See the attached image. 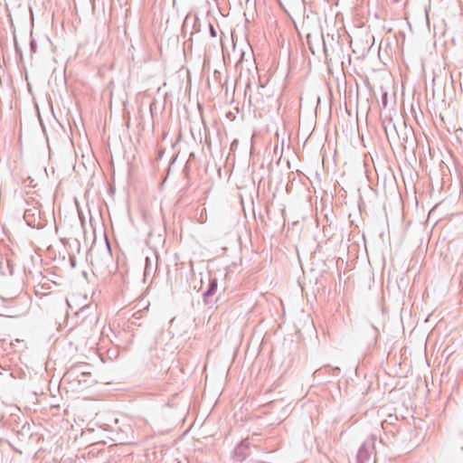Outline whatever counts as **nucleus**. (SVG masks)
Masks as SVG:
<instances>
[{"instance_id":"aec40b11","label":"nucleus","mask_w":463,"mask_h":463,"mask_svg":"<svg viewBox=\"0 0 463 463\" xmlns=\"http://www.w3.org/2000/svg\"><path fill=\"white\" fill-rule=\"evenodd\" d=\"M105 240H106V245H107V249H108L109 254H110V250H110V244H109L107 237L105 238Z\"/></svg>"},{"instance_id":"20e7f679","label":"nucleus","mask_w":463,"mask_h":463,"mask_svg":"<svg viewBox=\"0 0 463 463\" xmlns=\"http://www.w3.org/2000/svg\"><path fill=\"white\" fill-rule=\"evenodd\" d=\"M24 219L26 223L34 228L40 226V210L38 207L33 206L30 208H26L24 213Z\"/></svg>"},{"instance_id":"dca6fc26","label":"nucleus","mask_w":463,"mask_h":463,"mask_svg":"<svg viewBox=\"0 0 463 463\" xmlns=\"http://www.w3.org/2000/svg\"><path fill=\"white\" fill-rule=\"evenodd\" d=\"M421 147H422L423 149H424V148H427L428 153L430 154V156H432V154H433V149H432V147H431L430 146H421Z\"/></svg>"},{"instance_id":"4468645a","label":"nucleus","mask_w":463,"mask_h":463,"mask_svg":"<svg viewBox=\"0 0 463 463\" xmlns=\"http://www.w3.org/2000/svg\"><path fill=\"white\" fill-rule=\"evenodd\" d=\"M257 147L258 146H250V154L251 156H255V155L260 153V151H257Z\"/></svg>"},{"instance_id":"f8f14e48","label":"nucleus","mask_w":463,"mask_h":463,"mask_svg":"<svg viewBox=\"0 0 463 463\" xmlns=\"http://www.w3.org/2000/svg\"><path fill=\"white\" fill-rule=\"evenodd\" d=\"M209 33L213 38L217 36L216 29L214 28V26L212 24H209Z\"/></svg>"},{"instance_id":"bb28decb","label":"nucleus","mask_w":463,"mask_h":463,"mask_svg":"<svg viewBox=\"0 0 463 463\" xmlns=\"http://www.w3.org/2000/svg\"><path fill=\"white\" fill-rule=\"evenodd\" d=\"M386 99H387V97L385 96V97L383 98V102H386Z\"/></svg>"},{"instance_id":"a878e982","label":"nucleus","mask_w":463,"mask_h":463,"mask_svg":"<svg viewBox=\"0 0 463 463\" xmlns=\"http://www.w3.org/2000/svg\"><path fill=\"white\" fill-rule=\"evenodd\" d=\"M55 232H58V225L55 224Z\"/></svg>"},{"instance_id":"ddd939ff","label":"nucleus","mask_w":463,"mask_h":463,"mask_svg":"<svg viewBox=\"0 0 463 463\" xmlns=\"http://www.w3.org/2000/svg\"><path fill=\"white\" fill-rule=\"evenodd\" d=\"M151 269L150 259L148 257L146 258V267H145V274L149 273Z\"/></svg>"},{"instance_id":"f3484780","label":"nucleus","mask_w":463,"mask_h":463,"mask_svg":"<svg viewBox=\"0 0 463 463\" xmlns=\"http://www.w3.org/2000/svg\"><path fill=\"white\" fill-rule=\"evenodd\" d=\"M182 139H183V132H182V131H179V133H178V138H177L176 142H175L174 145H176V143L181 142V141H182Z\"/></svg>"},{"instance_id":"9b49d317","label":"nucleus","mask_w":463,"mask_h":463,"mask_svg":"<svg viewBox=\"0 0 463 463\" xmlns=\"http://www.w3.org/2000/svg\"><path fill=\"white\" fill-rule=\"evenodd\" d=\"M40 121H41V126L43 128V131L44 135L46 136L47 143L49 144V134L47 131L46 125L41 118H40Z\"/></svg>"},{"instance_id":"6ab92c4d","label":"nucleus","mask_w":463,"mask_h":463,"mask_svg":"<svg viewBox=\"0 0 463 463\" xmlns=\"http://www.w3.org/2000/svg\"><path fill=\"white\" fill-rule=\"evenodd\" d=\"M458 132L460 134H463V131H462V129L457 130V138H458L459 143H462L463 141L460 139Z\"/></svg>"},{"instance_id":"1a4fd4ad","label":"nucleus","mask_w":463,"mask_h":463,"mask_svg":"<svg viewBox=\"0 0 463 463\" xmlns=\"http://www.w3.org/2000/svg\"><path fill=\"white\" fill-rule=\"evenodd\" d=\"M275 136H276L275 145H279V142H280V145H286V138H285L286 136H288V145L291 144L290 136L287 133L285 127H283V128L281 130L278 129L275 133Z\"/></svg>"},{"instance_id":"2eb2a0df","label":"nucleus","mask_w":463,"mask_h":463,"mask_svg":"<svg viewBox=\"0 0 463 463\" xmlns=\"http://www.w3.org/2000/svg\"><path fill=\"white\" fill-rule=\"evenodd\" d=\"M50 107H51V112H52V118H53L55 123H58V119H57V118L55 116V113H54L53 107H52V103L50 104Z\"/></svg>"},{"instance_id":"cd10ccee","label":"nucleus","mask_w":463,"mask_h":463,"mask_svg":"<svg viewBox=\"0 0 463 463\" xmlns=\"http://www.w3.org/2000/svg\"><path fill=\"white\" fill-rule=\"evenodd\" d=\"M283 148H284V146H281L280 150H283ZM280 153H282V151H280Z\"/></svg>"},{"instance_id":"39448f33","label":"nucleus","mask_w":463,"mask_h":463,"mask_svg":"<svg viewBox=\"0 0 463 463\" xmlns=\"http://www.w3.org/2000/svg\"><path fill=\"white\" fill-rule=\"evenodd\" d=\"M153 105L154 101H151L147 104L145 102H141L137 107V120H138V125L145 124L146 118L153 117Z\"/></svg>"},{"instance_id":"9d476101","label":"nucleus","mask_w":463,"mask_h":463,"mask_svg":"<svg viewBox=\"0 0 463 463\" xmlns=\"http://www.w3.org/2000/svg\"><path fill=\"white\" fill-rule=\"evenodd\" d=\"M189 132H190V134H191L194 143H196L198 145H203V137H202L201 130L200 129L197 130L198 138L195 136V129L194 128H191Z\"/></svg>"},{"instance_id":"5701e85b","label":"nucleus","mask_w":463,"mask_h":463,"mask_svg":"<svg viewBox=\"0 0 463 463\" xmlns=\"http://www.w3.org/2000/svg\"><path fill=\"white\" fill-rule=\"evenodd\" d=\"M232 146H234V145H238V140L237 139H234L232 143H231Z\"/></svg>"},{"instance_id":"f03ea898","label":"nucleus","mask_w":463,"mask_h":463,"mask_svg":"<svg viewBox=\"0 0 463 463\" xmlns=\"http://www.w3.org/2000/svg\"><path fill=\"white\" fill-rule=\"evenodd\" d=\"M60 242L66 250L71 268L76 267V255L80 253V243L77 239L60 238Z\"/></svg>"},{"instance_id":"6e6552de","label":"nucleus","mask_w":463,"mask_h":463,"mask_svg":"<svg viewBox=\"0 0 463 463\" xmlns=\"http://www.w3.org/2000/svg\"><path fill=\"white\" fill-rule=\"evenodd\" d=\"M218 288V281L216 278L210 279L208 288L203 293L204 302H208V298L213 297Z\"/></svg>"},{"instance_id":"412c9836","label":"nucleus","mask_w":463,"mask_h":463,"mask_svg":"<svg viewBox=\"0 0 463 463\" xmlns=\"http://www.w3.org/2000/svg\"><path fill=\"white\" fill-rule=\"evenodd\" d=\"M260 148H263L265 153H269V154L270 153L269 148H270L271 146H260Z\"/></svg>"},{"instance_id":"423d86ee","label":"nucleus","mask_w":463,"mask_h":463,"mask_svg":"<svg viewBox=\"0 0 463 463\" xmlns=\"http://www.w3.org/2000/svg\"><path fill=\"white\" fill-rule=\"evenodd\" d=\"M55 287L56 283L54 281L43 279V281L35 286L34 292L36 296L43 299L44 297L49 296L52 292V289Z\"/></svg>"},{"instance_id":"7ed1b4c3","label":"nucleus","mask_w":463,"mask_h":463,"mask_svg":"<svg viewBox=\"0 0 463 463\" xmlns=\"http://www.w3.org/2000/svg\"><path fill=\"white\" fill-rule=\"evenodd\" d=\"M376 437H368L359 448L356 454V463H368L374 449Z\"/></svg>"},{"instance_id":"f257e3e1","label":"nucleus","mask_w":463,"mask_h":463,"mask_svg":"<svg viewBox=\"0 0 463 463\" xmlns=\"http://www.w3.org/2000/svg\"><path fill=\"white\" fill-rule=\"evenodd\" d=\"M92 365L88 363L72 364L60 379L61 383L68 384L71 391L90 386L92 383Z\"/></svg>"},{"instance_id":"c756f323","label":"nucleus","mask_w":463,"mask_h":463,"mask_svg":"<svg viewBox=\"0 0 463 463\" xmlns=\"http://www.w3.org/2000/svg\"><path fill=\"white\" fill-rule=\"evenodd\" d=\"M336 147H337V146H335V147H334V152H335V153H336Z\"/></svg>"},{"instance_id":"393cba45","label":"nucleus","mask_w":463,"mask_h":463,"mask_svg":"<svg viewBox=\"0 0 463 463\" xmlns=\"http://www.w3.org/2000/svg\"><path fill=\"white\" fill-rule=\"evenodd\" d=\"M61 259H62V260H65V259H66V255H65V254H63V255L61 256Z\"/></svg>"},{"instance_id":"4be33fe9","label":"nucleus","mask_w":463,"mask_h":463,"mask_svg":"<svg viewBox=\"0 0 463 463\" xmlns=\"http://www.w3.org/2000/svg\"><path fill=\"white\" fill-rule=\"evenodd\" d=\"M273 154L277 156L279 154V146H273Z\"/></svg>"},{"instance_id":"a211bd4d","label":"nucleus","mask_w":463,"mask_h":463,"mask_svg":"<svg viewBox=\"0 0 463 463\" xmlns=\"http://www.w3.org/2000/svg\"><path fill=\"white\" fill-rule=\"evenodd\" d=\"M323 48H324V52H325L326 56H327V46H326V40H323Z\"/></svg>"},{"instance_id":"c85d7f7f","label":"nucleus","mask_w":463,"mask_h":463,"mask_svg":"<svg viewBox=\"0 0 463 463\" xmlns=\"http://www.w3.org/2000/svg\"><path fill=\"white\" fill-rule=\"evenodd\" d=\"M273 161V156L269 160V163Z\"/></svg>"},{"instance_id":"0eeeda50","label":"nucleus","mask_w":463,"mask_h":463,"mask_svg":"<svg viewBox=\"0 0 463 463\" xmlns=\"http://www.w3.org/2000/svg\"><path fill=\"white\" fill-rule=\"evenodd\" d=\"M250 446L246 440H242L232 452V458L235 461L241 462L250 456Z\"/></svg>"},{"instance_id":"b1692460","label":"nucleus","mask_w":463,"mask_h":463,"mask_svg":"<svg viewBox=\"0 0 463 463\" xmlns=\"http://www.w3.org/2000/svg\"><path fill=\"white\" fill-rule=\"evenodd\" d=\"M194 152H191L190 153V158H194Z\"/></svg>"}]
</instances>
